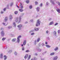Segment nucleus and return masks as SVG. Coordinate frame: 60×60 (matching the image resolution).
<instances>
[{"label": "nucleus", "instance_id": "obj_1", "mask_svg": "<svg viewBox=\"0 0 60 60\" xmlns=\"http://www.w3.org/2000/svg\"><path fill=\"white\" fill-rule=\"evenodd\" d=\"M21 17H22V16L21 15H20L19 16V18H18V17L16 18L15 20V22H17V23H20V21H21Z\"/></svg>", "mask_w": 60, "mask_h": 60}, {"label": "nucleus", "instance_id": "obj_2", "mask_svg": "<svg viewBox=\"0 0 60 60\" xmlns=\"http://www.w3.org/2000/svg\"><path fill=\"white\" fill-rule=\"evenodd\" d=\"M40 23H41V21H40L39 20H38L37 22L36 26H40Z\"/></svg>", "mask_w": 60, "mask_h": 60}, {"label": "nucleus", "instance_id": "obj_3", "mask_svg": "<svg viewBox=\"0 0 60 60\" xmlns=\"http://www.w3.org/2000/svg\"><path fill=\"white\" fill-rule=\"evenodd\" d=\"M21 36H19L17 38V42L18 43H19V41H20L19 38H21Z\"/></svg>", "mask_w": 60, "mask_h": 60}, {"label": "nucleus", "instance_id": "obj_4", "mask_svg": "<svg viewBox=\"0 0 60 60\" xmlns=\"http://www.w3.org/2000/svg\"><path fill=\"white\" fill-rule=\"evenodd\" d=\"M22 27V25L21 24H20L18 26V27L19 28V30H21V27Z\"/></svg>", "mask_w": 60, "mask_h": 60}, {"label": "nucleus", "instance_id": "obj_5", "mask_svg": "<svg viewBox=\"0 0 60 60\" xmlns=\"http://www.w3.org/2000/svg\"><path fill=\"white\" fill-rule=\"evenodd\" d=\"M1 35L2 36H4V31H2L1 32Z\"/></svg>", "mask_w": 60, "mask_h": 60}, {"label": "nucleus", "instance_id": "obj_6", "mask_svg": "<svg viewBox=\"0 0 60 60\" xmlns=\"http://www.w3.org/2000/svg\"><path fill=\"white\" fill-rule=\"evenodd\" d=\"M22 5V3L21 2H20V6L21 8V9H22L23 8V6Z\"/></svg>", "mask_w": 60, "mask_h": 60}, {"label": "nucleus", "instance_id": "obj_7", "mask_svg": "<svg viewBox=\"0 0 60 60\" xmlns=\"http://www.w3.org/2000/svg\"><path fill=\"white\" fill-rule=\"evenodd\" d=\"M58 58V57L57 56H56L55 57L53 58V60H56Z\"/></svg>", "mask_w": 60, "mask_h": 60}, {"label": "nucleus", "instance_id": "obj_8", "mask_svg": "<svg viewBox=\"0 0 60 60\" xmlns=\"http://www.w3.org/2000/svg\"><path fill=\"white\" fill-rule=\"evenodd\" d=\"M34 30L35 31H38L39 30V28H34Z\"/></svg>", "mask_w": 60, "mask_h": 60}, {"label": "nucleus", "instance_id": "obj_9", "mask_svg": "<svg viewBox=\"0 0 60 60\" xmlns=\"http://www.w3.org/2000/svg\"><path fill=\"white\" fill-rule=\"evenodd\" d=\"M37 50L38 51H39V52H41V50L38 48H37Z\"/></svg>", "mask_w": 60, "mask_h": 60}, {"label": "nucleus", "instance_id": "obj_10", "mask_svg": "<svg viewBox=\"0 0 60 60\" xmlns=\"http://www.w3.org/2000/svg\"><path fill=\"white\" fill-rule=\"evenodd\" d=\"M3 54L1 53L0 54V58L1 59H2L3 58Z\"/></svg>", "mask_w": 60, "mask_h": 60}, {"label": "nucleus", "instance_id": "obj_11", "mask_svg": "<svg viewBox=\"0 0 60 60\" xmlns=\"http://www.w3.org/2000/svg\"><path fill=\"white\" fill-rule=\"evenodd\" d=\"M50 2H51V3H52V4H53V5L55 4V3L53 1H52V0H50Z\"/></svg>", "mask_w": 60, "mask_h": 60}, {"label": "nucleus", "instance_id": "obj_12", "mask_svg": "<svg viewBox=\"0 0 60 60\" xmlns=\"http://www.w3.org/2000/svg\"><path fill=\"white\" fill-rule=\"evenodd\" d=\"M26 40H24L23 41V45H26Z\"/></svg>", "mask_w": 60, "mask_h": 60}, {"label": "nucleus", "instance_id": "obj_13", "mask_svg": "<svg viewBox=\"0 0 60 60\" xmlns=\"http://www.w3.org/2000/svg\"><path fill=\"white\" fill-rule=\"evenodd\" d=\"M37 11L38 12L40 11V8L39 7H38L37 8Z\"/></svg>", "mask_w": 60, "mask_h": 60}, {"label": "nucleus", "instance_id": "obj_14", "mask_svg": "<svg viewBox=\"0 0 60 60\" xmlns=\"http://www.w3.org/2000/svg\"><path fill=\"white\" fill-rule=\"evenodd\" d=\"M19 11H20V12H22V11H23L24 10H23V9H19Z\"/></svg>", "mask_w": 60, "mask_h": 60}, {"label": "nucleus", "instance_id": "obj_15", "mask_svg": "<svg viewBox=\"0 0 60 60\" xmlns=\"http://www.w3.org/2000/svg\"><path fill=\"white\" fill-rule=\"evenodd\" d=\"M53 23H54V22H51L49 23V26H50V25H52V24H53Z\"/></svg>", "mask_w": 60, "mask_h": 60}, {"label": "nucleus", "instance_id": "obj_16", "mask_svg": "<svg viewBox=\"0 0 60 60\" xmlns=\"http://www.w3.org/2000/svg\"><path fill=\"white\" fill-rule=\"evenodd\" d=\"M8 20V18L7 17H6L4 21H5L6 22Z\"/></svg>", "mask_w": 60, "mask_h": 60}, {"label": "nucleus", "instance_id": "obj_17", "mask_svg": "<svg viewBox=\"0 0 60 60\" xmlns=\"http://www.w3.org/2000/svg\"><path fill=\"white\" fill-rule=\"evenodd\" d=\"M56 11L59 13H60V9L58 8L56 9Z\"/></svg>", "mask_w": 60, "mask_h": 60}, {"label": "nucleus", "instance_id": "obj_18", "mask_svg": "<svg viewBox=\"0 0 60 60\" xmlns=\"http://www.w3.org/2000/svg\"><path fill=\"white\" fill-rule=\"evenodd\" d=\"M53 34L54 35H55V36H56V31H54L53 32Z\"/></svg>", "mask_w": 60, "mask_h": 60}, {"label": "nucleus", "instance_id": "obj_19", "mask_svg": "<svg viewBox=\"0 0 60 60\" xmlns=\"http://www.w3.org/2000/svg\"><path fill=\"white\" fill-rule=\"evenodd\" d=\"M4 60H5L7 59V57L6 56V55H4Z\"/></svg>", "mask_w": 60, "mask_h": 60}, {"label": "nucleus", "instance_id": "obj_20", "mask_svg": "<svg viewBox=\"0 0 60 60\" xmlns=\"http://www.w3.org/2000/svg\"><path fill=\"white\" fill-rule=\"evenodd\" d=\"M28 57V54H26L24 57L25 59H26Z\"/></svg>", "mask_w": 60, "mask_h": 60}, {"label": "nucleus", "instance_id": "obj_21", "mask_svg": "<svg viewBox=\"0 0 60 60\" xmlns=\"http://www.w3.org/2000/svg\"><path fill=\"white\" fill-rule=\"evenodd\" d=\"M9 19L10 20L11 19H12V16H11V15H10V17H9Z\"/></svg>", "mask_w": 60, "mask_h": 60}, {"label": "nucleus", "instance_id": "obj_22", "mask_svg": "<svg viewBox=\"0 0 60 60\" xmlns=\"http://www.w3.org/2000/svg\"><path fill=\"white\" fill-rule=\"evenodd\" d=\"M39 41H40V38H38V39L37 40V42H39Z\"/></svg>", "mask_w": 60, "mask_h": 60}, {"label": "nucleus", "instance_id": "obj_23", "mask_svg": "<svg viewBox=\"0 0 60 60\" xmlns=\"http://www.w3.org/2000/svg\"><path fill=\"white\" fill-rule=\"evenodd\" d=\"M16 41V38L13 39L12 40V41H13V42H14V41Z\"/></svg>", "mask_w": 60, "mask_h": 60}, {"label": "nucleus", "instance_id": "obj_24", "mask_svg": "<svg viewBox=\"0 0 60 60\" xmlns=\"http://www.w3.org/2000/svg\"><path fill=\"white\" fill-rule=\"evenodd\" d=\"M33 59V60H37V58L36 57H34Z\"/></svg>", "mask_w": 60, "mask_h": 60}, {"label": "nucleus", "instance_id": "obj_25", "mask_svg": "<svg viewBox=\"0 0 60 60\" xmlns=\"http://www.w3.org/2000/svg\"><path fill=\"white\" fill-rule=\"evenodd\" d=\"M13 24L14 27H16V24L15 22H13Z\"/></svg>", "mask_w": 60, "mask_h": 60}, {"label": "nucleus", "instance_id": "obj_26", "mask_svg": "<svg viewBox=\"0 0 60 60\" xmlns=\"http://www.w3.org/2000/svg\"><path fill=\"white\" fill-rule=\"evenodd\" d=\"M54 54H55V53H54V52H53L51 53L50 55V56H53V55H54Z\"/></svg>", "mask_w": 60, "mask_h": 60}, {"label": "nucleus", "instance_id": "obj_27", "mask_svg": "<svg viewBox=\"0 0 60 60\" xmlns=\"http://www.w3.org/2000/svg\"><path fill=\"white\" fill-rule=\"evenodd\" d=\"M56 3H57V4H58V5H59V6H60V4L59 2H58V1H57L56 2Z\"/></svg>", "mask_w": 60, "mask_h": 60}, {"label": "nucleus", "instance_id": "obj_28", "mask_svg": "<svg viewBox=\"0 0 60 60\" xmlns=\"http://www.w3.org/2000/svg\"><path fill=\"white\" fill-rule=\"evenodd\" d=\"M14 54L15 56H17V52H14Z\"/></svg>", "mask_w": 60, "mask_h": 60}, {"label": "nucleus", "instance_id": "obj_29", "mask_svg": "<svg viewBox=\"0 0 60 60\" xmlns=\"http://www.w3.org/2000/svg\"><path fill=\"white\" fill-rule=\"evenodd\" d=\"M58 50V47H56L54 49V50H55V51H56V50Z\"/></svg>", "mask_w": 60, "mask_h": 60}, {"label": "nucleus", "instance_id": "obj_30", "mask_svg": "<svg viewBox=\"0 0 60 60\" xmlns=\"http://www.w3.org/2000/svg\"><path fill=\"white\" fill-rule=\"evenodd\" d=\"M29 8L30 9H32V5H30L29 6Z\"/></svg>", "mask_w": 60, "mask_h": 60}, {"label": "nucleus", "instance_id": "obj_31", "mask_svg": "<svg viewBox=\"0 0 60 60\" xmlns=\"http://www.w3.org/2000/svg\"><path fill=\"white\" fill-rule=\"evenodd\" d=\"M3 25L5 26H7V24H6L5 23H3Z\"/></svg>", "mask_w": 60, "mask_h": 60}, {"label": "nucleus", "instance_id": "obj_32", "mask_svg": "<svg viewBox=\"0 0 60 60\" xmlns=\"http://www.w3.org/2000/svg\"><path fill=\"white\" fill-rule=\"evenodd\" d=\"M46 46L47 47V48H50V46H49L48 45H46Z\"/></svg>", "mask_w": 60, "mask_h": 60}, {"label": "nucleus", "instance_id": "obj_33", "mask_svg": "<svg viewBox=\"0 0 60 60\" xmlns=\"http://www.w3.org/2000/svg\"><path fill=\"white\" fill-rule=\"evenodd\" d=\"M15 14H17L18 13V11H16L14 12Z\"/></svg>", "mask_w": 60, "mask_h": 60}, {"label": "nucleus", "instance_id": "obj_34", "mask_svg": "<svg viewBox=\"0 0 60 60\" xmlns=\"http://www.w3.org/2000/svg\"><path fill=\"white\" fill-rule=\"evenodd\" d=\"M47 53V51H45L42 53V55H44L45 54V53Z\"/></svg>", "mask_w": 60, "mask_h": 60}, {"label": "nucleus", "instance_id": "obj_35", "mask_svg": "<svg viewBox=\"0 0 60 60\" xmlns=\"http://www.w3.org/2000/svg\"><path fill=\"white\" fill-rule=\"evenodd\" d=\"M36 41L35 40L34 41V44L35 45L36 44Z\"/></svg>", "mask_w": 60, "mask_h": 60}, {"label": "nucleus", "instance_id": "obj_36", "mask_svg": "<svg viewBox=\"0 0 60 60\" xmlns=\"http://www.w3.org/2000/svg\"><path fill=\"white\" fill-rule=\"evenodd\" d=\"M29 0H26V3H27V4H28L29 3Z\"/></svg>", "mask_w": 60, "mask_h": 60}, {"label": "nucleus", "instance_id": "obj_37", "mask_svg": "<svg viewBox=\"0 0 60 60\" xmlns=\"http://www.w3.org/2000/svg\"><path fill=\"white\" fill-rule=\"evenodd\" d=\"M35 4H36V5H37V4H38V2L37 1H35Z\"/></svg>", "mask_w": 60, "mask_h": 60}, {"label": "nucleus", "instance_id": "obj_38", "mask_svg": "<svg viewBox=\"0 0 60 60\" xmlns=\"http://www.w3.org/2000/svg\"><path fill=\"white\" fill-rule=\"evenodd\" d=\"M34 34H35L34 33H31V35H34Z\"/></svg>", "mask_w": 60, "mask_h": 60}, {"label": "nucleus", "instance_id": "obj_39", "mask_svg": "<svg viewBox=\"0 0 60 60\" xmlns=\"http://www.w3.org/2000/svg\"><path fill=\"white\" fill-rule=\"evenodd\" d=\"M30 21L31 22H34V20L33 19H31L30 20Z\"/></svg>", "mask_w": 60, "mask_h": 60}, {"label": "nucleus", "instance_id": "obj_40", "mask_svg": "<svg viewBox=\"0 0 60 60\" xmlns=\"http://www.w3.org/2000/svg\"><path fill=\"white\" fill-rule=\"evenodd\" d=\"M11 52H12V51H11V50H10L8 51V53H11Z\"/></svg>", "mask_w": 60, "mask_h": 60}, {"label": "nucleus", "instance_id": "obj_41", "mask_svg": "<svg viewBox=\"0 0 60 60\" xmlns=\"http://www.w3.org/2000/svg\"><path fill=\"white\" fill-rule=\"evenodd\" d=\"M30 52V51L28 50H27L26 51V52Z\"/></svg>", "mask_w": 60, "mask_h": 60}, {"label": "nucleus", "instance_id": "obj_42", "mask_svg": "<svg viewBox=\"0 0 60 60\" xmlns=\"http://www.w3.org/2000/svg\"><path fill=\"white\" fill-rule=\"evenodd\" d=\"M11 26H9L8 27V29H10V28H11Z\"/></svg>", "mask_w": 60, "mask_h": 60}, {"label": "nucleus", "instance_id": "obj_43", "mask_svg": "<svg viewBox=\"0 0 60 60\" xmlns=\"http://www.w3.org/2000/svg\"><path fill=\"white\" fill-rule=\"evenodd\" d=\"M41 45L42 46H44V43H43L41 44Z\"/></svg>", "mask_w": 60, "mask_h": 60}, {"label": "nucleus", "instance_id": "obj_44", "mask_svg": "<svg viewBox=\"0 0 60 60\" xmlns=\"http://www.w3.org/2000/svg\"><path fill=\"white\" fill-rule=\"evenodd\" d=\"M5 38H3L2 39V40L3 41H4V40H5Z\"/></svg>", "mask_w": 60, "mask_h": 60}, {"label": "nucleus", "instance_id": "obj_45", "mask_svg": "<svg viewBox=\"0 0 60 60\" xmlns=\"http://www.w3.org/2000/svg\"><path fill=\"white\" fill-rule=\"evenodd\" d=\"M58 25V23H55L54 24V26H56V25Z\"/></svg>", "mask_w": 60, "mask_h": 60}, {"label": "nucleus", "instance_id": "obj_46", "mask_svg": "<svg viewBox=\"0 0 60 60\" xmlns=\"http://www.w3.org/2000/svg\"><path fill=\"white\" fill-rule=\"evenodd\" d=\"M6 10V8H4V11H5Z\"/></svg>", "mask_w": 60, "mask_h": 60}, {"label": "nucleus", "instance_id": "obj_47", "mask_svg": "<svg viewBox=\"0 0 60 60\" xmlns=\"http://www.w3.org/2000/svg\"><path fill=\"white\" fill-rule=\"evenodd\" d=\"M10 36H13V35L12 34H10Z\"/></svg>", "mask_w": 60, "mask_h": 60}, {"label": "nucleus", "instance_id": "obj_48", "mask_svg": "<svg viewBox=\"0 0 60 60\" xmlns=\"http://www.w3.org/2000/svg\"><path fill=\"white\" fill-rule=\"evenodd\" d=\"M4 13V11H1V14H3V13Z\"/></svg>", "mask_w": 60, "mask_h": 60}, {"label": "nucleus", "instance_id": "obj_49", "mask_svg": "<svg viewBox=\"0 0 60 60\" xmlns=\"http://www.w3.org/2000/svg\"><path fill=\"white\" fill-rule=\"evenodd\" d=\"M13 5V3H11V6H12V5Z\"/></svg>", "mask_w": 60, "mask_h": 60}, {"label": "nucleus", "instance_id": "obj_50", "mask_svg": "<svg viewBox=\"0 0 60 60\" xmlns=\"http://www.w3.org/2000/svg\"><path fill=\"white\" fill-rule=\"evenodd\" d=\"M24 47H23L22 48V50H24Z\"/></svg>", "mask_w": 60, "mask_h": 60}, {"label": "nucleus", "instance_id": "obj_51", "mask_svg": "<svg viewBox=\"0 0 60 60\" xmlns=\"http://www.w3.org/2000/svg\"><path fill=\"white\" fill-rule=\"evenodd\" d=\"M60 30H59L58 31V34H60Z\"/></svg>", "mask_w": 60, "mask_h": 60}, {"label": "nucleus", "instance_id": "obj_52", "mask_svg": "<svg viewBox=\"0 0 60 60\" xmlns=\"http://www.w3.org/2000/svg\"><path fill=\"white\" fill-rule=\"evenodd\" d=\"M40 6L41 7H42V3H41L40 4Z\"/></svg>", "mask_w": 60, "mask_h": 60}, {"label": "nucleus", "instance_id": "obj_53", "mask_svg": "<svg viewBox=\"0 0 60 60\" xmlns=\"http://www.w3.org/2000/svg\"><path fill=\"white\" fill-rule=\"evenodd\" d=\"M16 5L17 7H18V8H19V6H18V5L17 4H16Z\"/></svg>", "mask_w": 60, "mask_h": 60}, {"label": "nucleus", "instance_id": "obj_54", "mask_svg": "<svg viewBox=\"0 0 60 60\" xmlns=\"http://www.w3.org/2000/svg\"><path fill=\"white\" fill-rule=\"evenodd\" d=\"M48 4H49V3H48V2H47L46 3V5H48Z\"/></svg>", "mask_w": 60, "mask_h": 60}, {"label": "nucleus", "instance_id": "obj_55", "mask_svg": "<svg viewBox=\"0 0 60 60\" xmlns=\"http://www.w3.org/2000/svg\"><path fill=\"white\" fill-rule=\"evenodd\" d=\"M28 23V22L27 21H26L25 22V24H27Z\"/></svg>", "mask_w": 60, "mask_h": 60}, {"label": "nucleus", "instance_id": "obj_56", "mask_svg": "<svg viewBox=\"0 0 60 60\" xmlns=\"http://www.w3.org/2000/svg\"><path fill=\"white\" fill-rule=\"evenodd\" d=\"M48 33H49V31H48L47 30L46 31V33L47 34H48Z\"/></svg>", "mask_w": 60, "mask_h": 60}, {"label": "nucleus", "instance_id": "obj_57", "mask_svg": "<svg viewBox=\"0 0 60 60\" xmlns=\"http://www.w3.org/2000/svg\"><path fill=\"white\" fill-rule=\"evenodd\" d=\"M51 20V18H50L49 19V21H50V20Z\"/></svg>", "mask_w": 60, "mask_h": 60}, {"label": "nucleus", "instance_id": "obj_58", "mask_svg": "<svg viewBox=\"0 0 60 60\" xmlns=\"http://www.w3.org/2000/svg\"><path fill=\"white\" fill-rule=\"evenodd\" d=\"M41 60H44V59L41 58Z\"/></svg>", "mask_w": 60, "mask_h": 60}, {"label": "nucleus", "instance_id": "obj_59", "mask_svg": "<svg viewBox=\"0 0 60 60\" xmlns=\"http://www.w3.org/2000/svg\"><path fill=\"white\" fill-rule=\"evenodd\" d=\"M1 30H3V28H1L0 29Z\"/></svg>", "mask_w": 60, "mask_h": 60}, {"label": "nucleus", "instance_id": "obj_60", "mask_svg": "<svg viewBox=\"0 0 60 60\" xmlns=\"http://www.w3.org/2000/svg\"><path fill=\"white\" fill-rule=\"evenodd\" d=\"M45 44H47V42H46L45 43Z\"/></svg>", "mask_w": 60, "mask_h": 60}, {"label": "nucleus", "instance_id": "obj_61", "mask_svg": "<svg viewBox=\"0 0 60 60\" xmlns=\"http://www.w3.org/2000/svg\"><path fill=\"white\" fill-rule=\"evenodd\" d=\"M21 46H22V47H23V44Z\"/></svg>", "mask_w": 60, "mask_h": 60}, {"label": "nucleus", "instance_id": "obj_62", "mask_svg": "<svg viewBox=\"0 0 60 60\" xmlns=\"http://www.w3.org/2000/svg\"><path fill=\"white\" fill-rule=\"evenodd\" d=\"M7 8H8V5L7 7Z\"/></svg>", "mask_w": 60, "mask_h": 60}, {"label": "nucleus", "instance_id": "obj_63", "mask_svg": "<svg viewBox=\"0 0 60 60\" xmlns=\"http://www.w3.org/2000/svg\"><path fill=\"white\" fill-rule=\"evenodd\" d=\"M27 45H28V46H29V44H28Z\"/></svg>", "mask_w": 60, "mask_h": 60}, {"label": "nucleus", "instance_id": "obj_64", "mask_svg": "<svg viewBox=\"0 0 60 60\" xmlns=\"http://www.w3.org/2000/svg\"><path fill=\"white\" fill-rule=\"evenodd\" d=\"M31 60H33V59H32Z\"/></svg>", "mask_w": 60, "mask_h": 60}]
</instances>
